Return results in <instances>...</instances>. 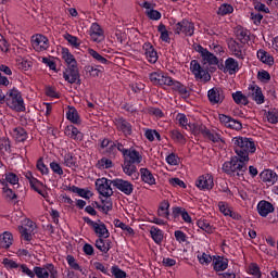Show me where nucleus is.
Listing matches in <instances>:
<instances>
[{
    "instance_id": "10",
    "label": "nucleus",
    "mask_w": 278,
    "mask_h": 278,
    "mask_svg": "<svg viewBox=\"0 0 278 278\" xmlns=\"http://www.w3.org/2000/svg\"><path fill=\"white\" fill-rule=\"evenodd\" d=\"M248 90H249L248 97L252 99V101H255L257 105H262V103H264L265 97L260 86L252 84L249 86Z\"/></svg>"
},
{
    "instance_id": "49",
    "label": "nucleus",
    "mask_w": 278,
    "mask_h": 278,
    "mask_svg": "<svg viewBox=\"0 0 278 278\" xmlns=\"http://www.w3.org/2000/svg\"><path fill=\"white\" fill-rule=\"evenodd\" d=\"M18 231L22 236V238L26 241V242H31V230L23 227V226H18Z\"/></svg>"
},
{
    "instance_id": "50",
    "label": "nucleus",
    "mask_w": 278,
    "mask_h": 278,
    "mask_svg": "<svg viewBox=\"0 0 278 278\" xmlns=\"http://www.w3.org/2000/svg\"><path fill=\"white\" fill-rule=\"evenodd\" d=\"M233 12V7L231 4H222L217 11L219 16H226V14H231Z\"/></svg>"
},
{
    "instance_id": "57",
    "label": "nucleus",
    "mask_w": 278,
    "mask_h": 278,
    "mask_svg": "<svg viewBox=\"0 0 278 278\" xmlns=\"http://www.w3.org/2000/svg\"><path fill=\"white\" fill-rule=\"evenodd\" d=\"M146 14L151 21H160V18H162V13L154 9L147 11Z\"/></svg>"
},
{
    "instance_id": "28",
    "label": "nucleus",
    "mask_w": 278,
    "mask_h": 278,
    "mask_svg": "<svg viewBox=\"0 0 278 278\" xmlns=\"http://www.w3.org/2000/svg\"><path fill=\"white\" fill-rule=\"evenodd\" d=\"M257 58L261 62H263V64H267L268 66H273V64H275V59L273 55H270L265 50H258Z\"/></svg>"
},
{
    "instance_id": "43",
    "label": "nucleus",
    "mask_w": 278,
    "mask_h": 278,
    "mask_svg": "<svg viewBox=\"0 0 278 278\" xmlns=\"http://www.w3.org/2000/svg\"><path fill=\"white\" fill-rule=\"evenodd\" d=\"M169 135L175 142H179V144H185L186 137L179 130H172L169 131Z\"/></svg>"
},
{
    "instance_id": "4",
    "label": "nucleus",
    "mask_w": 278,
    "mask_h": 278,
    "mask_svg": "<svg viewBox=\"0 0 278 278\" xmlns=\"http://www.w3.org/2000/svg\"><path fill=\"white\" fill-rule=\"evenodd\" d=\"M96 189L98 190L99 194L110 199L114 191L112 190V180L108 178H99L96 180Z\"/></svg>"
},
{
    "instance_id": "22",
    "label": "nucleus",
    "mask_w": 278,
    "mask_h": 278,
    "mask_svg": "<svg viewBox=\"0 0 278 278\" xmlns=\"http://www.w3.org/2000/svg\"><path fill=\"white\" fill-rule=\"evenodd\" d=\"M90 37L92 38L93 42H101V39L103 38V29H101V26L97 23H93L90 28Z\"/></svg>"
},
{
    "instance_id": "48",
    "label": "nucleus",
    "mask_w": 278,
    "mask_h": 278,
    "mask_svg": "<svg viewBox=\"0 0 278 278\" xmlns=\"http://www.w3.org/2000/svg\"><path fill=\"white\" fill-rule=\"evenodd\" d=\"M175 83V80L173 79V77L164 74H161V79L159 80V85L157 86H173V84Z\"/></svg>"
},
{
    "instance_id": "29",
    "label": "nucleus",
    "mask_w": 278,
    "mask_h": 278,
    "mask_svg": "<svg viewBox=\"0 0 278 278\" xmlns=\"http://www.w3.org/2000/svg\"><path fill=\"white\" fill-rule=\"evenodd\" d=\"M173 90H176L180 96H182L185 99L187 97H190V91H188V87L177 80H174L173 83Z\"/></svg>"
},
{
    "instance_id": "35",
    "label": "nucleus",
    "mask_w": 278,
    "mask_h": 278,
    "mask_svg": "<svg viewBox=\"0 0 278 278\" xmlns=\"http://www.w3.org/2000/svg\"><path fill=\"white\" fill-rule=\"evenodd\" d=\"M13 137L16 142H25L27 140V131L23 127H17L13 130Z\"/></svg>"
},
{
    "instance_id": "19",
    "label": "nucleus",
    "mask_w": 278,
    "mask_h": 278,
    "mask_svg": "<svg viewBox=\"0 0 278 278\" xmlns=\"http://www.w3.org/2000/svg\"><path fill=\"white\" fill-rule=\"evenodd\" d=\"M117 129H119V131H122L126 138L132 134L131 124L125 118H119L117 121Z\"/></svg>"
},
{
    "instance_id": "33",
    "label": "nucleus",
    "mask_w": 278,
    "mask_h": 278,
    "mask_svg": "<svg viewBox=\"0 0 278 278\" xmlns=\"http://www.w3.org/2000/svg\"><path fill=\"white\" fill-rule=\"evenodd\" d=\"M88 53L89 55H91V58H93L94 62H98V64H112L110 60L105 59L103 55H101V53L97 52L94 49H89Z\"/></svg>"
},
{
    "instance_id": "3",
    "label": "nucleus",
    "mask_w": 278,
    "mask_h": 278,
    "mask_svg": "<svg viewBox=\"0 0 278 278\" xmlns=\"http://www.w3.org/2000/svg\"><path fill=\"white\" fill-rule=\"evenodd\" d=\"M4 103L10 110L25 112V100H23V94L16 88H12L7 92Z\"/></svg>"
},
{
    "instance_id": "14",
    "label": "nucleus",
    "mask_w": 278,
    "mask_h": 278,
    "mask_svg": "<svg viewBox=\"0 0 278 278\" xmlns=\"http://www.w3.org/2000/svg\"><path fill=\"white\" fill-rule=\"evenodd\" d=\"M257 212L260 216H263V218H266L268 214H273V212H275V206L273 205V203L266 200H262L257 204Z\"/></svg>"
},
{
    "instance_id": "21",
    "label": "nucleus",
    "mask_w": 278,
    "mask_h": 278,
    "mask_svg": "<svg viewBox=\"0 0 278 278\" xmlns=\"http://www.w3.org/2000/svg\"><path fill=\"white\" fill-rule=\"evenodd\" d=\"M227 266H229V261L227 258L218 256L213 260V268L216 273L227 270Z\"/></svg>"
},
{
    "instance_id": "13",
    "label": "nucleus",
    "mask_w": 278,
    "mask_h": 278,
    "mask_svg": "<svg viewBox=\"0 0 278 278\" xmlns=\"http://www.w3.org/2000/svg\"><path fill=\"white\" fill-rule=\"evenodd\" d=\"M124 162H128L130 164H141L142 155L134 148H129L126 155L123 156Z\"/></svg>"
},
{
    "instance_id": "11",
    "label": "nucleus",
    "mask_w": 278,
    "mask_h": 278,
    "mask_svg": "<svg viewBox=\"0 0 278 278\" xmlns=\"http://www.w3.org/2000/svg\"><path fill=\"white\" fill-rule=\"evenodd\" d=\"M33 49L35 51H47L49 49V38L43 35H35L31 37Z\"/></svg>"
},
{
    "instance_id": "44",
    "label": "nucleus",
    "mask_w": 278,
    "mask_h": 278,
    "mask_svg": "<svg viewBox=\"0 0 278 278\" xmlns=\"http://www.w3.org/2000/svg\"><path fill=\"white\" fill-rule=\"evenodd\" d=\"M33 62L27 59H18L17 60V67L20 71L27 72L31 68Z\"/></svg>"
},
{
    "instance_id": "42",
    "label": "nucleus",
    "mask_w": 278,
    "mask_h": 278,
    "mask_svg": "<svg viewBox=\"0 0 278 278\" xmlns=\"http://www.w3.org/2000/svg\"><path fill=\"white\" fill-rule=\"evenodd\" d=\"M204 138H207L212 142H225L218 132H211V130L207 128L204 132Z\"/></svg>"
},
{
    "instance_id": "55",
    "label": "nucleus",
    "mask_w": 278,
    "mask_h": 278,
    "mask_svg": "<svg viewBox=\"0 0 278 278\" xmlns=\"http://www.w3.org/2000/svg\"><path fill=\"white\" fill-rule=\"evenodd\" d=\"M3 194L5 199H9L10 201H14V199H17L18 197L12 189H10L8 186L2 187Z\"/></svg>"
},
{
    "instance_id": "7",
    "label": "nucleus",
    "mask_w": 278,
    "mask_h": 278,
    "mask_svg": "<svg viewBox=\"0 0 278 278\" xmlns=\"http://www.w3.org/2000/svg\"><path fill=\"white\" fill-rule=\"evenodd\" d=\"M174 34H184L185 36H194V23L189 20H182L174 26Z\"/></svg>"
},
{
    "instance_id": "16",
    "label": "nucleus",
    "mask_w": 278,
    "mask_h": 278,
    "mask_svg": "<svg viewBox=\"0 0 278 278\" xmlns=\"http://www.w3.org/2000/svg\"><path fill=\"white\" fill-rule=\"evenodd\" d=\"M122 168L128 177H132V180L136 181V179H139L140 173H138V167H136L135 163H129L127 161H124Z\"/></svg>"
},
{
    "instance_id": "15",
    "label": "nucleus",
    "mask_w": 278,
    "mask_h": 278,
    "mask_svg": "<svg viewBox=\"0 0 278 278\" xmlns=\"http://www.w3.org/2000/svg\"><path fill=\"white\" fill-rule=\"evenodd\" d=\"M260 177L264 184H267L268 186H275L278 181L277 173H275L273 169H265L260 174Z\"/></svg>"
},
{
    "instance_id": "9",
    "label": "nucleus",
    "mask_w": 278,
    "mask_h": 278,
    "mask_svg": "<svg viewBox=\"0 0 278 278\" xmlns=\"http://www.w3.org/2000/svg\"><path fill=\"white\" fill-rule=\"evenodd\" d=\"M207 99L211 105H220L225 101V91L220 87H213L207 92Z\"/></svg>"
},
{
    "instance_id": "8",
    "label": "nucleus",
    "mask_w": 278,
    "mask_h": 278,
    "mask_svg": "<svg viewBox=\"0 0 278 278\" xmlns=\"http://www.w3.org/2000/svg\"><path fill=\"white\" fill-rule=\"evenodd\" d=\"M79 77V67H77V65L67 66L63 72V78L67 84H81Z\"/></svg>"
},
{
    "instance_id": "58",
    "label": "nucleus",
    "mask_w": 278,
    "mask_h": 278,
    "mask_svg": "<svg viewBox=\"0 0 278 278\" xmlns=\"http://www.w3.org/2000/svg\"><path fill=\"white\" fill-rule=\"evenodd\" d=\"M97 166L98 168H112V160L102 157L101 160L98 161Z\"/></svg>"
},
{
    "instance_id": "63",
    "label": "nucleus",
    "mask_w": 278,
    "mask_h": 278,
    "mask_svg": "<svg viewBox=\"0 0 278 278\" xmlns=\"http://www.w3.org/2000/svg\"><path fill=\"white\" fill-rule=\"evenodd\" d=\"M177 121L179 125H181V127H185V129H188V126L190 125V123H188V117H186V114L179 113L177 115Z\"/></svg>"
},
{
    "instance_id": "37",
    "label": "nucleus",
    "mask_w": 278,
    "mask_h": 278,
    "mask_svg": "<svg viewBox=\"0 0 278 278\" xmlns=\"http://www.w3.org/2000/svg\"><path fill=\"white\" fill-rule=\"evenodd\" d=\"M168 207H170V203L166 200L161 202L159 210H157V215L161 216L162 218H168L170 213L168 212Z\"/></svg>"
},
{
    "instance_id": "26",
    "label": "nucleus",
    "mask_w": 278,
    "mask_h": 278,
    "mask_svg": "<svg viewBox=\"0 0 278 278\" xmlns=\"http://www.w3.org/2000/svg\"><path fill=\"white\" fill-rule=\"evenodd\" d=\"M96 248H98L101 253H108L112 249V241L99 238L96 240Z\"/></svg>"
},
{
    "instance_id": "6",
    "label": "nucleus",
    "mask_w": 278,
    "mask_h": 278,
    "mask_svg": "<svg viewBox=\"0 0 278 278\" xmlns=\"http://www.w3.org/2000/svg\"><path fill=\"white\" fill-rule=\"evenodd\" d=\"M58 278V269L55 268V265L48 263L43 265L42 267H35V276L37 278Z\"/></svg>"
},
{
    "instance_id": "56",
    "label": "nucleus",
    "mask_w": 278,
    "mask_h": 278,
    "mask_svg": "<svg viewBox=\"0 0 278 278\" xmlns=\"http://www.w3.org/2000/svg\"><path fill=\"white\" fill-rule=\"evenodd\" d=\"M111 273H112L113 277H115V278H127V273H125V270L118 268V266H113L111 268Z\"/></svg>"
},
{
    "instance_id": "12",
    "label": "nucleus",
    "mask_w": 278,
    "mask_h": 278,
    "mask_svg": "<svg viewBox=\"0 0 278 278\" xmlns=\"http://www.w3.org/2000/svg\"><path fill=\"white\" fill-rule=\"evenodd\" d=\"M199 190H212L214 188V177L210 174L200 176L195 181Z\"/></svg>"
},
{
    "instance_id": "30",
    "label": "nucleus",
    "mask_w": 278,
    "mask_h": 278,
    "mask_svg": "<svg viewBox=\"0 0 278 278\" xmlns=\"http://www.w3.org/2000/svg\"><path fill=\"white\" fill-rule=\"evenodd\" d=\"M62 58L65 60L67 66H77V60H75V55L68 51V48H62Z\"/></svg>"
},
{
    "instance_id": "59",
    "label": "nucleus",
    "mask_w": 278,
    "mask_h": 278,
    "mask_svg": "<svg viewBox=\"0 0 278 278\" xmlns=\"http://www.w3.org/2000/svg\"><path fill=\"white\" fill-rule=\"evenodd\" d=\"M219 212L224 214V216H229L231 214V208L229 207L228 203L225 202H218Z\"/></svg>"
},
{
    "instance_id": "54",
    "label": "nucleus",
    "mask_w": 278,
    "mask_h": 278,
    "mask_svg": "<svg viewBox=\"0 0 278 278\" xmlns=\"http://www.w3.org/2000/svg\"><path fill=\"white\" fill-rule=\"evenodd\" d=\"M163 72H152L149 75V79L153 86H159L160 79L162 77Z\"/></svg>"
},
{
    "instance_id": "1",
    "label": "nucleus",
    "mask_w": 278,
    "mask_h": 278,
    "mask_svg": "<svg viewBox=\"0 0 278 278\" xmlns=\"http://www.w3.org/2000/svg\"><path fill=\"white\" fill-rule=\"evenodd\" d=\"M232 144L237 156L225 162L222 169L226 175L242 177V179H244V173L249 169L247 164H249V161L251 160L249 156L257 151V147L253 139L240 136L232 138Z\"/></svg>"
},
{
    "instance_id": "17",
    "label": "nucleus",
    "mask_w": 278,
    "mask_h": 278,
    "mask_svg": "<svg viewBox=\"0 0 278 278\" xmlns=\"http://www.w3.org/2000/svg\"><path fill=\"white\" fill-rule=\"evenodd\" d=\"M143 50L146 51V58L150 64H155L157 62V51L153 48V45L147 42L143 45Z\"/></svg>"
},
{
    "instance_id": "60",
    "label": "nucleus",
    "mask_w": 278,
    "mask_h": 278,
    "mask_svg": "<svg viewBox=\"0 0 278 278\" xmlns=\"http://www.w3.org/2000/svg\"><path fill=\"white\" fill-rule=\"evenodd\" d=\"M237 38H238V40H240V42H242L243 45H244L245 42H249V34L247 33V30H242V29L237 30Z\"/></svg>"
},
{
    "instance_id": "52",
    "label": "nucleus",
    "mask_w": 278,
    "mask_h": 278,
    "mask_svg": "<svg viewBox=\"0 0 278 278\" xmlns=\"http://www.w3.org/2000/svg\"><path fill=\"white\" fill-rule=\"evenodd\" d=\"M229 49L230 51H232L233 55H236V58H241L242 59V50H240V45L236 41H232L229 45Z\"/></svg>"
},
{
    "instance_id": "46",
    "label": "nucleus",
    "mask_w": 278,
    "mask_h": 278,
    "mask_svg": "<svg viewBox=\"0 0 278 278\" xmlns=\"http://www.w3.org/2000/svg\"><path fill=\"white\" fill-rule=\"evenodd\" d=\"M66 260H67L68 266H71L73 268V270H79V273H83V275L85 274L84 269L81 268V266H79V264L75 260V256L67 255Z\"/></svg>"
},
{
    "instance_id": "51",
    "label": "nucleus",
    "mask_w": 278,
    "mask_h": 278,
    "mask_svg": "<svg viewBox=\"0 0 278 278\" xmlns=\"http://www.w3.org/2000/svg\"><path fill=\"white\" fill-rule=\"evenodd\" d=\"M267 121L271 123V125H277L278 123V111L277 109H273L267 113Z\"/></svg>"
},
{
    "instance_id": "27",
    "label": "nucleus",
    "mask_w": 278,
    "mask_h": 278,
    "mask_svg": "<svg viewBox=\"0 0 278 278\" xmlns=\"http://www.w3.org/2000/svg\"><path fill=\"white\" fill-rule=\"evenodd\" d=\"M140 173L141 179L142 181H144V184H148L149 186H155V177L153 176L151 170H149V168H141Z\"/></svg>"
},
{
    "instance_id": "39",
    "label": "nucleus",
    "mask_w": 278,
    "mask_h": 278,
    "mask_svg": "<svg viewBox=\"0 0 278 278\" xmlns=\"http://www.w3.org/2000/svg\"><path fill=\"white\" fill-rule=\"evenodd\" d=\"M115 227H118L123 231H126V236H134V228H131L129 225L121 222V219H115L114 220Z\"/></svg>"
},
{
    "instance_id": "31",
    "label": "nucleus",
    "mask_w": 278,
    "mask_h": 278,
    "mask_svg": "<svg viewBox=\"0 0 278 278\" xmlns=\"http://www.w3.org/2000/svg\"><path fill=\"white\" fill-rule=\"evenodd\" d=\"M93 231L99 238H108L110 236V230H108V227L103 223L96 224Z\"/></svg>"
},
{
    "instance_id": "61",
    "label": "nucleus",
    "mask_w": 278,
    "mask_h": 278,
    "mask_svg": "<svg viewBox=\"0 0 278 278\" xmlns=\"http://www.w3.org/2000/svg\"><path fill=\"white\" fill-rule=\"evenodd\" d=\"M37 169L41 173V175H47L49 173V167L45 165L42 157L37 161Z\"/></svg>"
},
{
    "instance_id": "47",
    "label": "nucleus",
    "mask_w": 278,
    "mask_h": 278,
    "mask_svg": "<svg viewBox=\"0 0 278 278\" xmlns=\"http://www.w3.org/2000/svg\"><path fill=\"white\" fill-rule=\"evenodd\" d=\"M249 275H253V277L260 278L262 277V271L260 270V266L256 263H252L248 267Z\"/></svg>"
},
{
    "instance_id": "45",
    "label": "nucleus",
    "mask_w": 278,
    "mask_h": 278,
    "mask_svg": "<svg viewBox=\"0 0 278 278\" xmlns=\"http://www.w3.org/2000/svg\"><path fill=\"white\" fill-rule=\"evenodd\" d=\"M63 38H64L65 40H67V42H68L70 45H72V47H75V49H77V48L81 45V42H79V38H77L76 36L71 35V34H68V33H66L65 35H63Z\"/></svg>"
},
{
    "instance_id": "20",
    "label": "nucleus",
    "mask_w": 278,
    "mask_h": 278,
    "mask_svg": "<svg viewBox=\"0 0 278 278\" xmlns=\"http://www.w3.org/2000/svg\"><path fill=\"white\" fill-rule=\"evenodd\" d=\"M13 242H14V236H12V232L4 231L2 235H0V247L2 249H10Z\"/></svg>"
},
{
    "instance_id": "34",
    "label": "nucleus",
    "mask_w": 278,
    "mask_h": 278,
    "mask_svg": "<svg viewBox=\"0 0 278 278\" xmlns=\"http://www.w3.org/2000/svg\"><path fill=\"white\" fill-rule=\"evenodd\" d=\"M67 121H71L74 125H79L81 123V119L79 118V113L77 112V109L70 108L68 112L66 113Z\"/></svg>"
},
{
    "instance_id": "53",
    "label": "nucleus",
    "mask_w": 278,
    "mask_h": 278,
    "mask_svg": "<svg viewBox=\"0 0 278 278\" xmlns=\"http://www.w3.org/2000/svg\"><path fill=\"white\" fill-rule=\"evenodd\" d=\"M226 127H228L229 129H235L236 131H240V129H242V123L238 119L230 117V121L228 122V125Z\"/></svg>"
},
{
    "instance_id": "23",
    "label": "nucleus",
    "mask_w": 278,
    "mask_h": 278,
    "mask_svg": "<svg viewBox=\"0 0 278 278\" xmlns=\"http://www.w3.org/2000/svg\"><path fill=\"white\" fill-rule=\"evenodd\" d=\"M65 132L70 138H73V140H78V142H81V140H84V134L73 125L67 126Z\"/></svg>"
},
{
    "instance_id": "18",
    "label": "nucleus",
    "mask_w": 278,
    "mask_h": 278,
    "mask_svg": "<svg viewBox=\"0 0 278 278\" xmlns=\"http://www.w3.org/2000/svg\"><path fill=\"white\" fill-rule=\"evenodd\" d=\"M238 71H240L238 61H236V59L233 58H228L225 61V73H229V75H236V73H238Z\"/></svg>"
},
{
    "instance_id": "25",
    "label": "nucleus",
    "mask_w": 278,
    "mask_h": 278,
    "mask_svg": "<svg viewBox=\"0 0 278 278\" xmlns=\"http://www.w3.org/2000/svg\"><path fill=\"white\" fill-rule=\"evenodd\" d=\"M0 184L1 186H8V184L16 186L18 184V176L12 172L5 173L4 178L0 179Z\"/></svg>"
},
{
    "instance_id": "38",
    "label": "nucleus",
    "mask_w": 278,
    "mask_h": 278,
    "mask_svg": "<svg viewBox=\"0 0 278 278\" xmlns=\"http://www.w3.org/2000/svg\"><path fill=\"white\" fill-rule=\"evenodd\" d=\"M197 226L199 229H202V231H205V233H214V226L210 225L205 219H199Z\"/></svg>"
},
{
    "instance_id": "36",
    "label": "nucleus",
    "mask_w": 278,
    "mask_h": 278,
    "mask_svg": "<svg viewBox=\"0 0 278 278\" xmlns=\"http://www.w3.org/2000/svg\"><path fill=\"white\" fill-rule=\"evenodd\" d=\"M232 99L237 105H249V98L244 96L242 91L233 92Z\"/></svg>"
},
{
    "instance_id": "24",
    "label": "nucleus",
    "mask_w": 278,
    "mask_h": 278,
    "mask_svg": "<svg viewBox=\"0 0 278 278\" xmlns=\"http://www.w3.org/2000/svg\"><path fill=\"white\" fill-rule=\"evenodd\" d=\"M188 129L189 131H191V134H193V136H199L200 134L205 136V131L207 130V127L199 123H189Z\"/></svg>"
},
{
    "instance_id": "2",
    "label": "nucleus",
    "mask_w": 278,
    "mask_h": 278,
    "mask_svg": "<svg viewBox=\"0 0 278 278\" xmlns=\"http://www.w3.org/2000/svg\"><path fill=\"white\" fill-rule=\"evenodd\" d=\"M202 64L203 67H201L199 61L192 60L190 63V71L194 75L195 79H200L201 81H210L212 76L210 75V72H207L205 64H208V66H216V64H218V58L207 50L202 56Z\"/></svg>"
},
{
    "instance_id": "62",
    "label": "nucleus",
    "mask_w": 278,
    "mask_h": 278,
    "mask_svg": "<svg viewBox=\"0 0 278 278\" xmlns=\"http://www.w3.org/2000/svg\"><path fill=\"white\" fill-rule=\"evenodd\" d=\"M102 203L103 205L101 207V211L104 214H108V212H112V207H113L112 200L106 198V200H102Z\"/></svg>"
},
{
    "instance_id": "41",
    "label": "nucleus",
    "mask_w": 278,
    "mask_h": 278,
    "mask_svg": "<svg viewBox=\"0 0 278 278\" xmlns=\"http://www.w3.org/2000/svg\"><path fill=\"white\" fill-rule=\"evenodd\" d=\"M87 73H89L90 77H99L101 73H103V66L97 65L96 67L92 65H88L86 67Z\"/></svg>"
},
{
    "instance_id": "40",
    "label": "nucleus",
    "mask_w": 278,
    "mask_h": 278,
    "mask_svg": "<svg viewBox=\"0 0 278 278\" xmlns=\"http://www.w3.org/2000/svg\"><path fill=\"white\" fill-rule=\"evenodd\" d=\"M64 164L67 166V168H77V157L71 153H67L64 155Z\"/></svg>"
},
{
    "instance_id": "32",
    "label": "nucleus",
    "mask_w": 278,
    "mask_h": 278,
    "mask_svg": "<svg viewBox=\"0 0 278 278\" xmlns=\"http://www.w3.org/2000/svg\"><path fill=\"white\" fill-rule=\"evenodd\" d=\"M150 233L156 244H162V240H164V232L160 228L152 226Z\"/></svg>"
},
{
    "instance_id": "64",
    "label": "nucleus",
    "mask_w": 278,
    "mask_h": 278,
    "mask_svg": "<svg viewBox=\"0 0 278 278\" xmlns=\"http://www.w3.org/2000/svg\"><path fill=\"white\" fill-rule=\"evenodd\" d=\"M2 264H3L4 268H10V269L18 268V266H21V265H18V263H16L15 261H12L10 258H3Z\"/></svg>"
},
{
    "instance_id": "5",
    "label": "nucleus",
    "mask_w": 278,
    "mask_h": 278,
    "mask_svg": "<svg viewBox=\"0 0 278 278\" xmlns=\"http://www.w3.org/2000/svg\"><path fill=\"white\" fill-rule=\"evenodd\" d=\"M112 186L116 188L122 194H126V197H131L134 194V184L129 180H125L123 178H116L111 181Z\"/></svg>"
}]
</instances>
